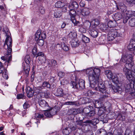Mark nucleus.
Segmentation results:
<instances>
[{
  "label": "nucleus",
  "mask_w": 135,
  "mask_h": 135,
  "mask_svg": "<svg viewBox=\"0 0 135 135\" xmlns=\"http://www.w3.org/2000/svg\"><path fill=\"white\" fill-rule=\"evenodd\" d=\"M133 56L131 54H124L122 55L120 62L126 63L125 68L123 69V71L127 79L129 80H132L133 78L135 79V66L131 71L130 70L133 66Z\"/></svg>",
  "instance_id": "1"
},
{
  "label": "nucleus",
  "mask_w": 135,
  "mask_h": 135,
  "mask_svg": "<svg viewBox=\"0 0 135 135\" xmlns=\"http://www.w3.org/2000/svg\"><path fill=\"white\" fill-rule=\"evenodd\" d=\"M100 70L98 68H95L94 69L90 68L87 69L86 71L87 75H88L89 80L90 82V86L95 90V88L99 87V83L102 82L99 81V76Z\"/></svg>",
  "instance_id": "2"
},
{
  "label": "nucleus",
  "mask_w": 135,
  "mask_h": 135,
  "mask_svg": "<svg viewBox=\"0 0 135 135\" xmlns=\"http://www.w3.org/2000/svg\"><path fill=\"white\" fill-rule=\"evenodd\" d=\"M2 31L5 35L7 36L3 46L5 49H7V55H9L11 54L12 51V38L10 36L11 33L7 27H3Z\"/></svg>",
  "instance_id": "3"
},
{
  "label": "nucleus",
  "mask_w": 135,
  "mask_h": 135,
  "mask_svg": "<svg viewBox=\"0 0 135 135\" xmlns=\"http://www.w3.org/2000/svg\"><path fill=\"white\" fill-rule=\"evenodd\" d=\"M79 7V5L75 1H73L70 3L68 6L67 9L69 12V14L70 16L71 21L75 25L79 23V21H76L75 19V17L76 15V12L75 9H77Z\"/></svg>",
  "instance_id": "4"
},
{
  "label": "nucleus",
  "mask_w": 135,
  "mask_h": 135,
  "mask_svg": "<svg viewBox=\"0 0 135 135\" xmlns=\"http://www.w3.org/2000/svg\"><path fill=\"white\" fill-rule=\"evenodd\" d=\"M95 90L100 92L102 94L99 98V100L101 102H104L108 97L109 94L107 91L104 84L101 82L99 83V87L95 88Z\"/></svg>",
  "instance_id": "5"
},
{
  "label": "nucleus",
  "mask_w": 135,
  "mask_h": 135,
  "mask_svg": "<svg viewBox=\"0 0 135 135\" xmlns=\"http://www.w3.org/2000/svg\"><path fill=\"white\" fill-rule=\"evenodd\" d=\"M121 34L118 32L117 30L113 28L110 30L108 34V39L109 41L113 40L116 37H119Z\"/></svg>",
  "instance_id": "6"
},
{
  "label": "nucleus",
  "mask_w": 135,
  "mask_h": 135,
  "mask_svg": "<svg viewBox=\"0 0 135 135\" xmlns=\"http://www.w3.org/2000/svg\"><path fill=\"white\" fill-rule=\"evenodd\" d=\"M105 73L107 78L111 79L114 83L117 84L119 83V81L115 74H113L110 70L105 71Z\"/></svg>",
  "instance_id": "7"
},
{
  "label": "nucleus",
  "mask_w": 135,
  "mask_h": 135,
  "mask_svg": "<svg viewBox=\"0 0 135 135\" xmlns=\"http://www.w3.org/2000/svg\"><path fill=\"white\" fill-rule=\"evenodd\" d=\"M84 83L85 81L81 79L79 80L78 84L73 81H71V84L73 86V88L80 90H81L85 88V85Z\"/></svg>",
  "instance_id": "8"
},
{
  "label": "nucleus",
  "mask_w": 135,
  "mask_h": 135,
  "mask_svg": "<svg viewBox=\"0 0 135 135\" xmlns=\"http://www.w3.org/2000/svg\"><path fill=\"white\" fill-rule=\"evenodd\" d=\"M34 90L35 92L38 94V95L39 94L41 97L44 96L47 91V89L42 86L35 87Z\"/></svg>",
  "instance_id": "9"
},
{
  "label": "nucleus",
  "mask_w": 135,
  "mask_h": 135,
  "mask_svg": "<svg viewBox=\"0 0 135 135\" xmlns=\"http://www.w3.org/2000/svg\"><path fill=\"white\" fill-rule=\"evenodd\" d=\"M46 35L44 32L41 33L40 30H37L35 34V40L37 41L39 38L44 40L45 38Z\"/></svg>",
  "instance_id": "10"
},
{
  "label": "nucleus",
  "mask_w": 135,
  "mask_h": 135,
  "mask_svg": "<svg viewBox=\"0 0 135 135\" xmlns=\"http://www.w3.org/2000/svg\"><path fill=\"white\" fill-rule=\"evenodd\" d=\"M89 33L91 36L94 38L97 37L98 35V32L95 28L90 27Z\"/></svg>",
  "instance_id": "11"
},
{
  "label": "nucleus",
  "mask_w": 135,
  "mask_h": 135,
  "mask_svg": "<svg viewBox=\"0 0 135 135\" xmlns=\"http://www.w3.org/2000/svg\"><path fill=\"white\" fill-rule=\"evenodd\" d=\"M119 7L116 5L117 9L119 10V8L121 12L123 13H124L126 12L127 10V7L123 3L119 2Z\"/></svg>",
  "instance_id": "12"
},
{
  "label": "nucleus",
  "mask_w": 135,
  "mask_h": 135,
  "mask_svg": "<svg viewBox=\"0 0 135 135\" xmlns=\"http://www.w3.org/2000/svg\"><path fill=\"white\" fill-rule=\"evenodd\" d=\"M38 104L40 106L45 109H48L49 107V105L47 102L44 100H39Z\"/></svg>",
  "instance_id": "13"
},
{
  "label": "nucleus",
  "mask_w": 135,
  "mask_h": 135,
  "mask_svg": "<svg viewBox=\"0 0 135 135\" xmlns=\"http://www.w3.org/2000/svg\"><path fill=\"white\" fill-rule=\"evenodd\" d=\"M88 22L90 25V27H91L94 28L96 27L99 24V21L97 19L93 20L91 23L88 21Z\"/></svg>",
  "instance_id": "14"
},
{
  "label": "nucleus",
  "mask_w": 135,
  "mask_h": 135,
  "mask_svg": "<svg viewBox=\"0 0 135 135\" xmlns=\"http://www.w3.org/2000/svg\"><path fill=\"white\" fill-rule=\"evenodd\" d=\"M81 111L79 109L71 108L68 110V112L70 114H76L80 113Z\"/></svg>",
  "instance_id": "15"
},
{
  "label": "nucleus",
  "mask_w": 135,
  "mask_h": 135,
  "mask_svg": "<svg viewBox=\"0 0 135 135\" xmlns=\"http://www.w3.org/2000/svg\"><path fill=\"white\" fill-rule=\"evenodd\" d=\"M55 95L57 97H61L64 95V93L62 89L60 88L57 89L54 93Z\"/></svg>",
  "instance_id": "16"
},
{
  "label": "nucleus",
  "mask_w": 135,
  "mask_h": 135,
  "mask_svg": "<svg viewBox=\"0 0 135 135\" xmlns=\"http://www.w3.org/2000/svg\"><path fill=\"white\" fill-rule=\"evenodd\" d=\"M135 33L133 34V38L135 40L131 41L128 46V48L129 50L132 51L135 47Z\"/></svg>",
  "instance_id": "17"
},
{
  "label": "nucleus",
  "mask_w": 135,
  "mask_h": 135,
  "mask_svg": "<svg viewBox=\"0 0 135 135\" xmlns=\"http://www.w3.org/2000/svg\"><path fill=\"white\" fill-rule=\"evenodd\" d=\"M89 107L90 108V112L87 115V116L91 117L93 116L95 114V110L94 107L90 105L89 106Z\"/></svg>",
  "instance_id": "18"
},
{
  "label": "nucleus",
  "mask_w": 135,
  "mask_h": 135,
  "mask_svg": "<svg viewBox=\"0 0 135 135\" xmlns=\"http://www.w3.org/2000/svg\"><path fill=\"white\" fill-rule=\"evenodd\" d=\"M113 17L114 20L116 21L120 20L122 18V16L121 13L117 12L114 14Z\"/></svg>",
  "instance_id": "19"
},
{
  "label": "nucleus",
  "mask_w": 135,
  "mask_h": 135,
  "mask_svg": "<svg viewBox=\"0 0 135 135\" xmlns=\"http://www.w3.org/2000/svg\"><path fill=\"white\" fill-rule=\"evenodd\" d=\"M93 103L95 107L97 108H101L103 105V103L100 101H99L97 100H95Z\"/></svg>",
  "instance_id": "20"
},
{
  "label": "nucleus",
  "mask_w": 135,
  "mask_h": 135,
  "mask_svg": "<svg viewBox=\"0 0 135 135\" xmlns=\"http://www.w3.org/2000/svg\"><path fill=\"white\" fill-rule=\"evenodd\" d=\"M89 13V10L88 8H84L81 12V15L84 16H88Z\"/></svg>",
  "instance_id": "21"
},
{
  "label": "nucleus",
  "mask_w": 135,
  "mask_h": 135,
  "mask_svg": "<svg viewBox=\"0 0 135 135\" xmlns=\"http://www.w3.org/2000/svg\"><path fill=\"white\" fill-rule=\"evenodd\" d=\"M77 35L76 31L75 30H73L72 31L70 32L69 34L68 37L71 40H73L76 37Z\"/></svg>",
  "instance_id": "22"
},
{
  "label": "nucleus",
  "mask_w": 135,
  "mask_h": 135,
  "mask_svg": "<svg viewBox=\"0 0 135 135\" xmlns=\"http://www.w3.org/2000/svg\"><path fill=\"white\" fill-rule=\"evenodd\" d=\"M23 67V70L26 76H28L29 71L30 69L29 64H26Z\"/></svg>",
  "instance_id": "23"
},
{
  "label": "nucleus",
  "mask_w": 135,
  "mask_h": 135,
  "mask_svg": "<svg viewBox=\"0 0 135 135\" xmlns=\"http://www.w3.org/2000/svg\"><path fill=\"white\" fill-rule=\"evenodd\" d=\"M1 59L3 61H6L8 63L11 61L12 59V56L10 55L9 56H3L1 57Z\"/></svg>",
  "instance_id": "24"
},
{
  "label": "nucleus",
  "mask_w": 135,
  "mask_h": 135,
  "mask_svg": "<svg viewBox=\"0 0 135 135\" xmlns=\"http://www.w3.org/2000/svg\"><path fill=\"white\" fill-rule=\"evenodd\" d=\"M38 60H39V63L42 65H44L46 62V59L45 56H40L38 57Z\"/></svg>",
  "instance_id": "25"
},
{
  "label": "nucleus",
  "mask_w": 135,
  "mask_h": 135,
  "mask_svg": "<svg viewBox=\"0 0 135 135\" xmlns=\"http://www.w3.org/2000/svg\"><path fill=\"white\" fill-rule=\"evenodd\" d=\"M96 135H106V132L105 130L103 129H100L98 130L96 132Z\"/></svg>",
  "instance_id": "26"
},
{
  "label": "nucleus",
  "mask_w": 135,
  "mask_h": 135,
  "mask_svg": "<svg viewBox=\"0 0 135 135\" xmlns=\"http://www.w3.org/2000/svg\"><path fill=\"white\" fill-rule=\"evenodd\" d=\"M108 28V26L106 24L103 23L100 26V29L103 31L107 30Z\"/></svg>",
  "instance_id": "27"
},
{
  "label": "nucleus",
  "mask_w": 135,
  "mask_h": 135,
  "mask_svg": "<svg viewBox=\"0 0 135 135\" xmlns=\"http://www.w3.org/2000/svg\"><path fill=\"white\" fill-rule=\"evenodd\" d=\"M82 37V40L85 43H88L89 42L90 39L88 37H86L83 34L81 35Z\"/></svg>",
  "instance_id": "28"
},
{
  "label": "nucleus",
  "mask_w": 135,
  "mask_h": 135,
  "mask_svg": "<svg viewBox=\"0 0 135 135\" xmlns=\"http://www.w3.org/2000/svg\"><path fill=\"white\" fill-rule=\"evenodd\" d=\"M112 88L114 91L115 92H119V91L121 90V88L119 86L116 85L115 86H112Z\"/></svg>",
  "instance_id": "29"
},
{
  "label": "nucleus",
  "mask_w": 135,
  "mask_h": 135,
  "mask_svg": "<svg viewBox=\"0 0 135 135\" xmlns=\"http://www.w3.org/2000/svg\"><path fill=\"white\" fill-rule=\"evenodd\" d=\"M71 131L70 128H66L62 130V133L64 135H68Z\"/></svg>",
  "instance_id": "30"
},
{
  "label": "nucleus",
  "mask_w": 135,
  "mask_h": 135,
  "mask_svg": "<svg viewBox=\"0 0 135 135\" xmlns=\"http://www.w3.org/2000/svg\"><path fill=\"white\" fill-rule=\"evenodd\" d=\"M125 91L126 93H129L132 90V88H131V85L129 84H126L124 85Z\"/></svg>",
  "instance_id": "31"
},
{
  "label": "nucleus",
  "mask_w": 135,
  "mask_h": 135,
  "mask_svg": "<svg viewBox=\"0 0 135 135\" xmlns=\"http://www.w3.org/2000/svg\"><path fill=\"white\" fill-rule=\"evenodd\" d=\"M65 104L67 105H74L76 106H78L79 104L77 102L69 101L65 102Z\"/></svg>",
  "instance_id": "32"
},
{
  "label": "nucleus",
  "mask_w": 135,
  "mask_h": 135,
  "mask_svg": "<svg viewBox=\"0 0 135 135\" xmlns=\"http://www.w3.org/2000/svg\"><path fill=\"white\" fill-rule=\"evenodd\" d=\"M42 86L44 88H50L51 85L49 82L46 81H44L42 84Z\"/></svg>",
  "instance_id": "33"
},
{
  "label": "nucleus",
  "mask_w": 135,
  "mask_h": 135,
  "mask_svg": "<svg viewBox=\"0 0 135 135\" xmlns=\"http://www.w3.org/2000/svg\"><path fill=\"white\" fill-rule=\"evenodd\" d=\"M79 41L77 40H74L71 42V45L72 46L74 47H76L78 46Z\"/></svg>",
  "instance_id": "34"
},
{
  "label": "nucleus",
  "mask_w": 135,
  "mask_h": 135,
  "mask_svg": "<svg viewBox=\"0 0 135 135\" xmlns=\"http://www.w3.org/2000/svg\"><path fill=\"white\" fill-rule=\"evenodd\" d=\"M129 23L130 26H135V18L130 19L129 21Z\"/></svg>",
  "instance_id": "35"
},
{
  "label": "nucleus",
  "mask_w": 135,
  "mask_h": 135,
  "mask_svg": "<svg viewBox=\"0 0 135 135\" xmlns=\"http://www.w3.org/2000/svg\"><path fill=\"white\" fill-rule=\"evenodd\" d=\"M25 60L26 63V64H30V63L31 59L30 56L27 55H26L25 57Z\"/></svg>",
  "instance_id": "36"
},
{
  "label": "nucleus",
  "mask_w": 135,
  "mask_h": 135,
  "mask_svg": "<svg viewBox=\"0 0 135 135\" xmlns=\"http://www.w3.org/2000/svg\"><path fill=\"white\" fill-rule=\"evenodd\" d=\"M55 6L56 7L60 8L63 7L64 4L63 3L60 1H58L55 3Z\"/></svg>",
  "instance_id": "37"
},
{
  "label": "nucleus",
  "mask_w": 135,
  "mask_h": 135,
  "mask_svg": "<svg viewBox=\"0 0 135 135\" xmlns=\"http://www.w3.org/2000/svg\"><path fill=\"white\" fill-rule=\"evenodd\" d=\"M106 115L105 114H102V115L99 116L98 119L100 121L105 122L106 120Z\"/></svg>",
  "instance_id": "38"
},
{
  "label": "nucleus",
  "mask_w": 135,
  "mask_h": 135,
  "mask_svg": "<svg viewBox=\"0 0 135 135\" xmlns=\"http://www.w3.org/2000/svg\"><path fill=\"white\" fill-rule=\"evenodd\" d=\"M49 110L50 112V113L51 114L52 116L55 115L57 112V111L55 108H52Z\"/></svg>",
  "instance_id": "39"
},
{
  "label": "nucleus",
  "mask_w": 135,
  "mask_h": 135,
  "mask_svg": "<svg viewBox=\"0 0 135 135\" xmlns=\"http://www.w3.org/2000/svg\"><path fill=\"white\" fill-rule=\"evenodd\" d=\"M117 118L118 120H120L121 121H124L125 119V117L123 116L121 114H118Z\"/></svg>",
  "instance_id": "40"
},
{
  "label": "nucleus",
  "mask_w": 135,
  "mask_h": 135,
  "mask_svg": "<svg viewBox=\"0 0 135 135\" xmlns=\"http://www.w3.org/2000/svg\"><path fill=\"white\" fill-rule=\"evenodd\" d=\"M37 47L36 46H35L32 50V53L33 57H35L37 53Z\"/></svg>",
  "instance_id": "41"
},
{
  "label": "nucleus",
  "mask_w": 135,
  "mask_h": 135,
  "mask_svg": "<svg viewBox=\"0 0 135 135\" xmlns=\"http://www.w3.org/2000/svg\"><path fill=\"white\" fill-rule=\"evenodd\" d=\"M48 109H46L44 110V111H46L44 113V114L46 117L50 118L52 117L51 114L50 113V112L49 110H47Z\"/></svg>",
  "instance_id": "42"
},
{
  "label": "nucleus",
  "mask_w": 135,
  "mask_h": 135,
  "mask_svg": "<svg viewBox=\"0 0 135 135\" xmlns=\"http://www.w3.org/2000/svg\"><path fill=\"white\" fill-rule=\"evenodd\" d=\"M7 71V70H4L2 74L3 77L6 79H7L8 78Z\"/></svg>",
  "instance_id": "43"
},
{
  "label": "nucleus",
  "mask_w": 135,
  "mask_h": 135,
  "mask_svg": "<svg viewBox=\"0 0 135 135\" xmlns=\"http://www.w3.org/2000/svg\"><path fill=\"white\" fill-rule=\"evenodd\" d=\"M62 48L63 50L65 51H67L69 50L68 45L66 44H64L63 45H62Z\"/></svg>",
  "instance_id": "44"
},
{
  "label": "nucleus",
  "mask_w": 135,
  "mask_h": 135,
  "mask_svg": "<svg viewBox=\"0 0 135 135\" xmlns=\"http://www.w3.org/2000/svg\"><path fill=\"white\" fill-rule=\"evenodd\" d=\"M90 111V108H89V106L84 108L83 110V112L85 113L86 115Z\"/></svg>",
  "instance_id": "45"
},
{
  "label": "nucleus",
  "mask_w": 135,
  "mask_h": 135,
  "mask_svg": "<svg viewBox=\"0 0 135 135\" xmlns=\"http://www.w3.org/2000/svg\"><path fill=\"white\" fill-rule=\"evenodd\" d=\"M92 124L95 125L98 123L99 122V119L95 118L92 119L91 120Z\"/></svg>",
  "instance_id": "46"
},
{
  "label": "nucleus",
  "mask_w": 135,
  "mask_h": 135,
  "mask_svg": "<svg viewBox=\"0 0 135 135\" xmlns=\"http://www.w3.org/2000/svg\"><path fill=\"white\" fill-rule=\"evenodd\" d=\"M37 42L38 45L39 46H42L44 44V41L43 40L39 38Z\"/></svg>",
  "instance_id": "47"
},
{
  "label": "nucleus",
  "mask_w": 135,
  "mask_h": 135,
  "mask_svg": "<svg viewBox=\"0 0 135 135\" xmlns=\"http://www.w3.org/2000/svg\"><path fill=\"white\" fill-rule=\"evenodd\" d=\"M62 48V45L59 44H57L55 46V49L57 50H60Z\"/></svg>",
  "instance_id": "48"
},
{
  "label": "nucleus",
  "mask_w": 135,
  "mask_h": 135,
  "mask_svg": "<svg viewBox=\"0 0 135 135\" xmlns=\"http://www.w3.org/2000/svg\"><path fill=\"white\" fill-rule=\"evenodd\" d=\"M39 10L40 13L42 14H43L45 13V9L43 7H40L39 8Z\"/></svg>",
  "instance_id": "49"
},
{
  "label": "nucleus",
  "mask_w": 135,
  "mask_h": 135,
  "mask_svg": "<svg viewBox=\"0 0 135 135\" xmlns=\"http://www.w3.org/2000/svg\"><path fill=\"white\" fill-rule=\"evenodd\" d=\"M107 25L108 26V27H114L115 26L114 24V22L112 21H109Z\"/></svg>",
  "instance_id": "50"
},
{
  "label": "nucleus",
  "mask_w": 135,
  "mask_h": 135,
  "mask_svg": "<svg viewBox=\"0 0 135 135\" xmlns=\"http://www.w3.org/2000/svg\"><path fill=\"white\" fill-rule=\"evenodd\" d=\"M34 92V91L33 90L27 93V95L28 97L29 98H30L32 97L33 95Z\"/></svg>",
  "instance_id": "51"
},
{
  "label": "nucleus",
  "mask_w": 135,
  "mask_h": 135,
  "mask_svg": "<svg viewBox=\"0 0 135 135\" xmlns=\"http://www.w3.org/2000/svg\"><path fill=\"white\" fill-rule=\"evenodd\" d=\"M84 100L85 102L84 103V104H86L87 103H91L92 101L91 99H89L88 98H85Z\"/></svg>",
  "instance_id": "52"
},
{
  "label": "nucleus",
  "mask_w": 135,
  "mask_h": 135,
  "mask_svg": "<svg viewBox=\"0 0 135 135\" xmlns=\"http://www.w3.org/2000/svg\"><path fill=\"white\" fill-rule=\"evenodd\" d=\"M44 117L43 114H39L38 113L36 114L35 115V117L36 118H41Z\"/></svg>",
  "instance_id": "53"
},
{
  "label": "nucleus",
  "mask_w": 135,
  "mask_h": 135,
  "mask_svg": "<svg viewBox=\"0 0 135 135\" xmlns=\"http://www.w3.org/2000/svg\"><path fill=\"white\" fill-rule=\"evenodd\" d=\"M79 31L82 33H85L86 32V30L85 28L82 27H81L79 30Z\"/></svg>",
  "instance_id": "54"
},
{
  "label": "nucleus",
  "mask_w": 135,
  "mask_h": 135,
  "mask_svg": "<svg viewBox=\"0 0 135 135\" xmlns=\"http://www.w3.org/2000/svg\"><path fill=\"white\" fill-rule=\"evenodd\" d=\"M23 107L24 109H27L30 107V105L28 102H26L24 103Z\"/></svg>",
  "instance_id": "55"
},
{
  "label": "nucleus",
  "mask_w": 135,
  "mask_h": 135,
  "mask_svg": "<svg viewBox=\"0 0 135 135\" xmlns=\"http://www.w3.org/2000/svg\"><path fill=\"white\" fill-rule=\"evenodd\" d=\"M105 114L104 113V112L103 110L100 109H99L98 113V114L99 116H101L102 115V114Z\"/></svg>",
  "instance_id": "56"
},
{
  "label": "nucleus",
  "mask_w": 135,
  "mask_h": 135,
  "mask_svg": "<svg viewBox=\"0 0 135 135\" xmlns=\"http://www.w3.org/2000/svg\"><path fill=\"white\" fill-rule=\"evenodd\" d=\"M67 39L65 38H62L61 39V45H63L64 44H67Z\"/></svg>",
  "instance_id": "57"
},
{
  "label": "nucleus",
  "mask_w": 135,
  "mask_h": 135,
  "mask_svg": "<svg viewBox=\"0 0 135 135\" xmlns=\"http://www.w3.org/2000/svg\"><path fill=\"white\" fill-rule=\"evenodd\" d=\"M51 65L52 67H53L57 65V62L55 60H51Z\"/></svg>",
  "instance_id": "58"
},
{
  "label": "nucleus",
  "mask_w": 135,
  "mask_h": 135,
  "mask_svg": "<svg viewBox=\"0 0 135 135\" xmlns=\"http://www.w3.org/2000/svg\"><path fill=\"white\" fill-rule=\"evenodd\" d=\"M24 96L23 94H18L17 95V98L18 99H20L23 98H24Z\"/></svg>",
  "instance_id": "59"
},
{
  "label": "nucleus",
  "mask_w": 135,
  "mask_h": 135,
  "mask_svg": "<svg viewBox=\"0 0 135 135\" xmlns=\"http://www.w3.org/2000/svg\"><path fill=\"white\" fill-rule=\"evenodd\" d=\"M44 55L43 53L42 52H39L38 53H37L36 55V56L35 57L36 58H37L38 56H44Z\"/></svg>",
  "instance_id": "60"
},
{
  "label": "nucleus",
  "mask_w": 135,
  "mask_h": 135,
  "mask_svg": "<svg viewBox=\"0 0 135 135\" xmlns=\"http://www.w3.org/2000/svg\"><path fill=\"white\" fill-rule=\"evenodd\" d=\"M85 5V3L84 0H81L80 2V6L81 7H84Z\"/></svg>",
  "instance_id": "61"
},
{
  "label": "nucleus",
  "mask_w": 135,
  "mask_h": 135,
  "mask_svg": "<svg viewBox=\"0 0 135 135\" xmlns=\"http://www.w3.org/2000/svg\"><path fill=\"white\" fill-rule=\"evenodd\" d=\"M61 15V14L59 13L58 12H56L55 13L54 16L55 18H57L60 17Z\"/></svg>",
  "instance_id": "62"
},
{
  "label": "nucleus",
  "mask_w": 135,
  "mask_h": 135,
  "mask_svg": "<svg viewBox=\"0 0 135 135\" xmlns=\"http://www.w3.org/2000/svg\"><path fill=\"white\" fill-rule=\"evenodd\" d=\"M92 122L91 120H87L85 122H83L84 123H86V125L92 124Z\"/></svg>",
  "instance_id": "63"
},
{
  "label": "nucleus",
  "mask_w": 135,
  "mask_h": 135,
  "mask_svg": "<svg viewBox=\"0 0 135 135\" xmlns=\"http://www.w3.org/2000/svg\"><path fill=\"white\" fill-rule=\"evenodd\" d=\"M126 1L128 3L130 4H135V0H126Z\"/></svg>",
  "instance_id": "64"
}]
</instances>
